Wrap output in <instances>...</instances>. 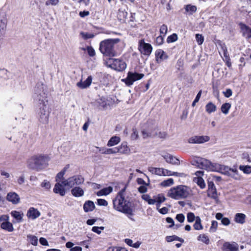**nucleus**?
<instances>
[{
  "label": "nucleus",
  "mask_w": 251,
  "mask_h": 251,
  "mask_svg": "<svg viewBox=\"0 0 251 251\" xmlns=\"http://www.w3.org/2000/svg\"><path fill=\"white\" fill-rule=\"evenodd\" d=\"M174 184V179L173 178H168V179L163 181L161 184L163 186H169Z\"/></svg>",
  "instance_id": "603ef678"
},
{
  "label": "nucleus",
  "mask_w": 251,
  "mask_h": 251,
  "mask_svg": "<svg viewBox=\"0 0 251 251\" xmlns=\"http://www.w3.org/2000/svg\"><path fill=\"white\" fill-rule=\"evenodd\" d=\"M107 154H114L119 152L117 147L107 149Z\"/></svg>",
  "instance_id": "0e129e2a"
},
{
  "label": "nucleus",
  "mask_w": 251,
  "mask_h": 251,
  "mask_svg": "<svg viewBox=\"0 0 251 251\" xmlns=\"http://www.w3.org/2000/svg\"><path fill=\"white\" fill-rule=\"evenodd\" d=\"M163 157L165 159L166 161L168 163L175 165H179L180 164L179 160L171 154H166L163 156Z\"/></svg>",
  "instance_id": "6ab92c4d"
},
{
  "label": "nucleus",
  "mask_w": 251,
  "mask_h": 251,
  "mask_svg": "<svg viewBox=\"0 0 251 251\" xmlns=\"http://www.w3.org/2000/svg\"><path fill=\"white\" fill-rule=\"evenodd\" d=\"M92 77L91 75H90L84 81H82V80H81L80 81L77 82L76 83V86L81 89H85L89 87L90 86L92 83Z\"/></svg>",
  "instance_id": "412c9836"
},
{
  "label": "nucleus",
  "mask_w": 251,
  "mask_h": 251,
  "mask_svg": "<svg viewBox=\"0 0 251 251\" xmlns=\"http://www.w3.org/2000/svg\"><path fill=\"white\" fill-rule=\"evenodd\" d=\"M223 251H238L239 245L235 242H226L222 246Z\"/></svg>",
  "instance_id": "9b49d317"
},
{
  "label": "nucleus",
  "mask_w": 251,
  "mask_h": 251,
  "mask_svg": "<svg viewBox=\"0 0 251 251\" xmlns=\"http://www.w3.org/2000/svg\"><path fill=\"white\" fill-rule=\"evenodd\" d=\"M194 214L192 212H189L187 215V221L189 223H192L196 219Z\"/></svg>",
  "instance_id": "4d7b16f0"
},
{
  "label": "nucleus",
  "mask_w": 251,
  "mask_h": 251,
  "mask_svg": "<svg viewBox=\"0 0 251 251\" xmlns=\"http://www.w3.org/2000/svg\"><path fill=\"white\" fill-rule=\"evenodd\" d=\"M176 218L180 223H183L185 220V216L183 214H178L176 215Z\"/></svg>",
  "instance_id": "69168bd1"
},
{
  "label": "nucleus",
  "mask_w": 251,
  "mask_h": 251,
  "mask_svg": "<svg viewBox=\"0 0 251 251\" xmlns=\"http://www.w3.org/2000/svg\"><path fill=\"white\" fill-rule=\"evenodd\" d=\"M141 54L149 56L152 51V48H138Z\"/></svg>",
  "instance_id": "37998d69"
},
{
  "label": "nucleus",
  "mask_w": 251,
  "mask_h": 251,
  "mask_svg": "<svg viewBox=\"0 0 251 251\" xmlns=\"http://www.w3.org/2000/svg\"><path fill=\"white\" fill-rule=\"evenodd\" d=\"M7 21L4 17H0V37L5 32Z\"/></svg>",
  "instance_id": "c756f323"
},
{
  "label": "nucleus",
  "mask_w": 251,
  "mask_h": 251,
  "mask_svg": "<svg viewBox=\"0 0 251 251\" xmlns=\"http://www.w3.org/2000/svg\"><path fill=\"white\" fill-rule=\"evenodd\" d=\"M112 191L113 188L111 186H109L97 192V195L98 196H106L111 193Z\"/></svg>",
  "instance_id": "c85d7f7f"
},
{
  "label": "nucleus",
  "mask_w": 251,
  "mask_h": 251,
  "mask_svg": "<svg viewBox=\"0 0 251 251\" xmlns=\"http://www.w3.org/2000/svg\"><path fill=\"white\" fill-rule=\"evenodd\" d=\"M239 26L242 35L246 38H251V27L243 23H240Z\"/></svg>",
  "instance_id": "4468645a"
},
{
  "label": "nucleus",
  "mask_w": 251,
  "mask_h": 251,
  "mask_svg": "<svg viewBox=\"0 0 251 251\" xmlns=\"http://www.w3.org/2000/svg\"><path fill=\"white\" fill-rule=\"evenodd\" d=\"M168 31V27L166 25H162L160 28V33L161 35H162L163 36H165L167 33Z\"/></svg>",
  "instance_id": "3c124183"
},
{
  "label": "nucleus",
  "mask_w": 251,
  "mask_h": 251,
  "mask_svg": "<svg viewBox=\"0 0 251 251\" xmlns=\"http://www.w3.org/2000/svg\"><path fill=\"white\" fill-rule=\"evenodd\" d=\"M117 39H108L101 41L100 47H113L117 42Z\"/></svg>",
  "instance_id": "393cba45"
},
{
  "label": "nucleus",
  "mask_w": 251,
  "mask_h": 251,
  "mask_svg": "<svg viewBox=\"0 0 251 251\" xmlns=\"http://www.w3.org/2000/svg\"><path fill=\"white\" fill-rule=\"evenodd\" d=\"M119 152L122 154H128L130 152V149L126 143H123L121 145L117 147Z\"/></svg>",
  "instance_id": "cd10ccee"
},
{
  "label": "nucleus",
  "mask_w": 251,
  "mask_h": 251,
  "mask_svg": "<svg viewBox=\"0 0 251 251\" xmlns=\"http://www.w3.org/2000/svg\"><path fill=\"white\" fill-rule=\"evenodd\" d=\"M85 53H87L90 56L93 57L95 55V51L94 48H82Z\"/></svg>",
  "instance_id": "09e8293b"
},
{
  "label": "nucleus",
  "mask_w": 251,
  "mask_h": 251,
  "mask_svg": "<svg viewBox=\"0 0 251 251\" xmlns=\"http://www.w3.org/2000/svg\"><path fill=\"white\" fill-rule=\"evenodd\" d=\"M95 105L100 109H105L107 108V100L105 98L102 97L98 99L95 102Z\"/></svg>",
  "instance_id": "aec40b11"
},
{
  "label": "nucleus",
  "mask_w": 251,
  "mask_h": 251,
  "mask_svg": "<svg viewBox=\"0 0 251 251\" xmlns=\"http://www.w3.org/2000/svg\"><path fill=\"white\" fill-rule=\"evenodd\" d=\"M0 228L8 232H12L14 230L13 225L9 221L0 225Z\"/></svg>",
  "instance_id": "72a5a7b5"
},
{
  "label": "nucleus",
  "mask_w": 251,
  "mask_h": 251,
  "mask_svg": "<svg viewBox=\"0 0 251 251\" xmlns=\"http://www.w3.org/2000/svg\"><path fill=\"white\" fill-rule=\"evenodd\" d=\"M194 228L196 230H201L203 229V226L201 224V220L199 217H196V221L193 225Z\"/></svg>",
  "instance_id": "58836bf2"
},
{
  "label": "nucleus",
  "mask_w": 251,
  "mask_h": 251,
  "mask_svg": "<svg viewBox=\"0 0 251 251\" xmlns=\"http://www.w3.org/2000/svg\"><path fill=\"white\" fill-rule=\"evenodd\" d=\"M218 227V223L215 221H213L211 223V227L209 229L210 232H214L216 231Z\"/></svg>",
  "instance_id": "5fc2aeb1"
},
{
  "label": "nucleus",
  "mask_w": 251,
  "mask_h": 251,
  "mask_svg": "<svg viewBox=\"0 0 251 251\" xmlns=\"http://www.w3.org/2000/svg\"><path fill=\"white\" fill-rule=\"evenodd\" d=\"M9 220V217L8 215H2L0 216V226L8 222Z\"/></svg>",
  "instance_id": "8fccbe9b"
},
{
  "label": "nucleus",
  "mask_w": 251,
  "mask_h": 251,
  "mask_svg": "<svg viewBox=\"0 0 251 251\" xmlns=\"http://www.w3.org/2000/svg\"><path fill=\"white\" fill-rule=\"evenodd\" d=\"M95 207L94 203L91 201H86L83 205V209L86 212L93 211Z\"/></svg>",
  "instance_id": "bb28decb"
},
{
  "label": "nucleus",
  "mask_w": 251,
  "mask_h": 251,
  "mask_svg": "<svg viewBox=\"0 0 251 251\" xmlns=\"http://www.w3.org/2000/svg\"><path fill=\"white\" fill-rule=\"evenodd\" d=\"M84 182V177L81 175H75L62 181V184L70 188H73L75 185H79Z\"/></svg>",
  "instance_id": "423d86ee"
},
{
  "label": "nucleus",
  "mask_w": 251,
  "mask_h": 251,
  "mask_svg": "<svg viewBox=\"0 0 251 251\" xmlns=\"http://www.w3.org/2000/svg\"><path fill=\"white\" fill-rule=\"evenodd\" d=\"M48 161L47 156L42 155H34L27 161V167L31 169H37L45 165Z\"/></svg>",
  "instance_id": "7ed1b4c3"
},
{
  "label": "nucleus",
  "mask_w": 251,
  "mask_h": 251,
  "mask_svg": "<svg viewBox=\"0 0 251 251\" xmlns=\"http://www.w3.org/2000/svg\"><path fill=\"white\" fill-rule=\"evenodd\" d=\"M222 51H220L219 53L221 54L222 52L223 54L224 55V59H227L230 58L229 57V54L227 51V50L226 48H222Z\"/></svg>",
  "instance_id": "864d4df0"
},
{
  "label": "nucleus",
  "mask_w": 251,
  "mask_h": 251,
  "mask_svg": "<svg viewBox=\"0 0 251 251\" xmlns=\"http://www.w3.org/2000/svg\"><path fill=\"white\" fill-rule=\"evenodd\" d=\"M191 193V189L185 185H178L171 188L167 196L175 200L184 199L189 197Z\"/></svg>",
  "instance_id": "f03ea898"
},
{
  "label": "nucleus",
  "mask_w": 251,
  "mask_h": 251,
  "mask_svg": "<svg viewBox=\"0 0 251 251\" xmlns=\"http://www.w3.org/2000/svg\"><path fill=\"white\" fill-rule=\"evenodd\" d=\"M246 215L243 213H237L234 218L235 221L239 224H243L245 222Z\"/></svg>",
  "instance_id": "2f4dec72"
},
{
  "label": "nucleus",
  "mask_w": 251,
  "mask_h": 251,
  "mask_svg": "<svg viewBox=\"0 0 251 251\" xmlns=\"http://www.w3.org/2000/svg\"><path fill=\"white\" fill-rule=\"evenodd\" d=\"M227 176H230L235 179H238L240 176L238 174V172L236 169H231L229 170V174Z\"/></svg>",
  "instance_id": "e433bc0d"
},
{
  "label": "nucleus",
  "mask_w": 251,
  "mask_h": 251,
  "mask_svg": "<svg viewBox=\"0 0 251 251\" xmlns=\"http://www.w3.org/2000/svg\"><path fill=\"white\" fill-rule=\"evenodd\" d=\"M155 198L156 202L162 203L166 200V198L162 195H159Z\"/></svg>",
  "instance_id": "774afa93"
},
{
  "label": "nucleus",
  "mask_w": 251,
  "mask_h": 251,
  "mask_svg": "<svg viewBox=\"0 0 251 251\" xmlns=\"http://www.w3.org/2000/svg\"><path fill=\"white\" fill-rule=\"evenodd\" d=\"M165 239L168 242H171L175 240L178 241L181 243H183L184 241L182 238L175 235L172 236H167L166 237Z\"/></svg>",
  "instance_id": "4c0bfd02"
},
{
  "label": "nucleus",
  "mask_w": 251,
  "mask_h": 251,
  "mask_svg": "<svg viewBox=\"0 0 251 251\" xmlns=\"http://www.w3.org/2000/svg\"><path fill=\"white\" fill-rule=\"evenodd\" d=\"M144 76L143 74H139L137 73H132L129 72L127 74L126 78L123 79V81L127 86H130L133 84L135 81L142 79Z\"/></svg>",
  "instance_id": "6e6552de"
},
{
  "label": "nucleus",
  "mask_w": 251,
  "mask_h": 251,
  "mask_svg": "<svg viewBox=\"0 0 251 251\" xmlns=\"http://www.w3.org/2000/svg\"><path fill=\"white\" fill-rule=\"evenodd\" d=\"M177 40V35L176 33H173L170 36H169L167 39V42L168 43H173L176 41Z\"/></svg>",
  "instance_id": "de8ad7c7"
},
{
  "label": "nucleus",
  "mask_w": 251,
  "mask_h": 251,
  "mask_svg": "<svg viewBox=\"0 0 251 251\" xmlns=\"http://www.w3.org/2000/svg\"><path fill=\"white\" fill-rule=\"evenodd\" d=\"M215 170H214V172H219L221 174L227 176L229 174V170L230 169L228 166H225L223 165H221L218 163H216L215 164Z\"/></svg>",
  "instance_id": "f3484780"
},
{
  "label": "nucleus",
  "mask_w": 251,
  "mask_h": 251,
  "mask_svg": "<svg viewBox=\"0 0 251 251\" xmlns=\"http://www.w3.org/2000/svg\"><path fill=\"white\" fill-rule=\"evenodd\" d=\"M41 186L42 187H44L45 189L48 190V189H50V182H49L47 180H44L41 183Z\"/></svg>",
  "instance_id": "338daca9"
},
{
  "label": "nucleus",
  "mask_w": 251,
  "mask_h": 251,
  "mask_svg": "<svg viewBox=\"0 0 251 251\" xmlns=\"http://www.w3.org/2000/svg\"><path fill=\"white\" fill-rule=\"evenodd\" d=\"M149 171L152 174H155L158 176H162V168H154L149 167Z\"/></svg>",
  "instance_id": "c9c22d12"
},
{
  "label": "nucleus",
  "mask_w": 251,
  "mask_h": 251,
  "mask_svg": "<svg viewBox=\"0 0 251 251\" xmlns=\"http://www.w3.org/2000/svg\"><path fill=\"white\" fill-rule=\"evenodd\" d=\"M66 168H64V170L59 172L56 176V181H59L61 179L63 178V176L65 173Z\"/></svg>",
  "instance_id": "6e6d98bb"
},
{
  "label": "nucleus",
  "mask_w": 251,
  "mask_h": 251,
  "mask_svg": "<svg viewBox=\"0 0 251 251\" xmlns=\"http://www.w3.org/2000/svg\"><path fill=\"white\" fill-rule=\"evenodd\" d=\"M198 241L204 243L206 245H209L210 244V239L209 237L205 234H200L197 237Z\"/></svg>",
  "instance_id": "f704fd0d"
},
{
  "label": "nucleus",
  "mask_w": 251,
  "mask_h": 251,
  "mask_svg": "<svg viewBox=\"0 0 251 251\" xmlns=\"http://www.w3.org/2000/svg\"><path fill=\"white\" fill-rule=\"evenodd\" d=\"M28 241L33 245L37 246L38 244V238L37 237L33 235H28L27 236Z\"/></svg>",
  "instance_id": "a19ab883"
},
{
  "label": "nucleus",
  "mask_w": 251,
  "mask_h": 251,
  "mask_svg": "<svg viewBox=\"0 0 251 251\" xmlns=\"http://www.w3.org/2000/svg\"><path fill=\"white\" fill-rule=\"evenodd\" d=\"M185 10L189 14L192 15L197 10V7L194 5H187L185 7Z\"/></svg>",
  "instance_id": "c03bdc74"
},
{
  "label": "nucleus",
  "mask_w": 251,
  "mask_h": 251,
  "mask_svg": "<svg viewBox=\"0 0 251 251\" xmlns=\"http://www.w3.org/2000/svg\"><path fill=\"white\" fill-rule=\"evenodd\" d=\"M168 57L167 53L162 50L158 49L155 52L156 61L158 63H160L164 60L167 59Z\"/></svg>",
  "instance_id": "dca6fc26"
},
{
  "label": "nucleus",
  "mask_w": 251,
  "mask_h": 251,
  "mask_svg": "<svg viewBox=\"0 0 251 251\" xmlns=\"http://www.w3.org/2000/svg\"><path fill=\"white\" fill-rule=\"evenodd\" d=\"M239 169L243 171L245 174H251V166L249 165H240Z\"/></svg>",
  "instance_id": "79ce46f5"
},
{
  "label": "nucleus",
  "mask_w": 251,
  "mask_h": 251,
  "mask_svg": "<svg viewBox=\"0 0 251 251\" xmlns=\"http://www.w3.org/2000/svg\"><path fill=\"white\" fill-rule=\"evenodd\" d=\"M45 93L44 92L43 87L42 85H40L39 87H37V89L35 90V93L33 95V98L35 100L37 101H41L42 103V104L44 103H46L44 101L45 99Z\"/></svg>",
  "instance_id": "9d476101"
},
{
  "label": "nucleus",
  "mask_w": 251,
  "mask_h": 251,
  "mask_svg": "<svg viewBox=\"0 0 251 251\" xmlns=\"http://www.w3.org/2000/svg\"><path fill=\"white\" fill-rule=\"evenodd\" d=\"M215 164L216 163H212L208 159L201 157H197L192 163L193 165L196 166L200 169L211 172H214L215 170Z\"/></svg>",
  "instance_id": "20e7f679"
},
{
  "label": "nucleus",
  "mask_w": 251,
  "mask_h": 251,
  "mask_svg": "<svg viewBox=\"0 0 251 251\" xmlns=\"http://www.w3.org/2000/svg\"><path fill=\"white\" fill-rule=\"evenodd\" d=\"M216 109V106L212 102H209L205 105V111L208 114H210L211 113L215 112Z\"/></svg>",
  "instance_id": "7c9ffc66"
},
{
  "label": "nucleus",
  "mask_w": 251,
  "mask_h": 251,
  "mask_svg": "<svg viewBox=\"0 0 251 251\" xmlns=\"http://www.w3.org/2000/svg\"><path fill=\"white\" fill-rule=\"evenodd\" d=\"M210 137L206 135L201 136H194L188 140V142L190 144H202L209 141Z\"/></svg>",
  "instance_id": "1a4fd4ad"
},
{
  "label": "nucleus",
  "mask_w": 251,
  "mask_h": 251,
  "mask_svg": "<svg viewBox=\"0 0 251 251\" xmlns=\"http://www.w3.org/2000/svg\"><path fill=\"white\" fill-rule=\"evenodd\" d=\"M6 200L13 204H17L20 201V196L14 192H10L7 194Z\"/></svg>",
  "instance_id": "ddd939ff"
},
{
  "label": "nucleus",
  "mask_w": 251,
  "mask_h": 251,
  "mask_svg": "<svg viewBox=\"0 0 251 251\" xmlns=\"http://www.w3.org/2000/svg\"><path fill=\"white\" fill-rule=\"evenodd\" d=\"M132 133L131 135V138L132 140H137L138 139L139 135L138 132L136 128L132 129Z\"/></svg>",
  "instance_id": "052dcab7"
},
{
  "label": "nucleus",
  "mask_w": 251,
  "mask_h": 251,
  "mask_svg": "<svg viewBox=\"0 0 251 251\" xmlns=\"http://www.w3.org/2000/svg\"><path fill=\"white\" fill-rule=\"evenodd\" d=\"M197 184L201 188L203 189L205 187V184L203 179L201 177H198L197 178Z\"/></svg>",
  "instance_id": "49530a36"
},
{
  "label": "nucleus",
  "mask_w": 251,
  "mask_h": 251,
  "mask_svg": "<svg viewBox=\"0 0 251 251\" xmlns=\"http://www.w3.org/2000/svg\"><path fill=\"white\" fill-rule=\"evenodd\" d=\"M105 65L117 71L122 72L126 68V64L123 60L109 58L105 62Z\"/></svg>",
  "instance_id": "39448f33"
},
{
  "label": "nucleus",
  "mask_w": 251,
  "mask_h": 251,
  "mask_svg": "<svg viewBox=\"0 0 251 251\" xmlns=\"http://www.w3.org/2000/svg\"><path fill=\"white\" fill-rule=\"evenodd\" d=\"M156 134L155 131V128L151 127H148L146 129H144L142 131V135L144 139H146L148 137H150Z\"/></svg>",
  "instance_id": "4be33fe9"
},
{
  "label": "nucleus",
  "mask_w": 251,
  "mask_h": 251,
  "mask_svg": "<svg viewBox=\"0 0 251 251\" xmlns=\"http://www.w3.org/2000/svg\"><path fill=\"white\" fill-rule=\"evenodd\" d=\"M64 186L63 184H62V181L61 183L59 182L56 183L53 188V192L56 194H59L61 196H65L66 191L64 187Z\"/></svg>",
  "instance_id": "a211bd4d"
},
{
  "label": "nucleus",
  "mask_w": 251,
  "mask_h": 251,
  "mask_svg": "<svg viewBox=\"0 0 251 251\" xmlns=\"http://www.w3.org/2000/svg\"><path fill=\"white\" fill-rule=\"evenodd\" d=\"M196 39L197 42H198L199 45H201L202 44L204 41L203 37L201 34H197L196 35Z\"/></svg>",
  "instance_id": "bf43d9fd"
},
{
  "label": "nucleus",
  "mask_w": 251,
  "mask_h": 251,
  "mask_svg": "<svg viewBox=\"0 0 251 251\" xmlns=\"http://www.w3.org/2000/svg\"><path fill=\"white\" fill-rule=\"evenodd\" d=\"M71 193L74 197H80L84 195V191L79 187H75L72 189Z\"/></svg>",
  "instance_id": "a878e982"
},
{
  "label": "nucleus",
  "mask_w": 251,
  "mask_h": 251,
  "mask_svg": "<svg viewBox=\"0 0 251 251\" xmlns=\"http://www.w3.org/2000/svg\"><path fill=\"white\" fill-rule=\"evenodd\" d=\"M126 187L122 189L113 200V208L126 214L128 218L134 221L135 220L132 218L134 215L132 203L126 196Z\"/></svg>",
  "instance_id": "f257e3e1"
},
{
  "label": "nucleus",
  "mask_w": 251,
  "mask_h": 251,
  "mask_svg": "<svg viewBox=\"0 0 251 251\" xmlns=\"http://www.w3.org/2000/svg\"><path fill=\"white\" fill-rule=\"evenodd\" d=\"M103 229H104L103 226H93L92 227V230L93 232L100 234L101 233V230H103Z\"/></svg>",
  "instance_id": "680f3d73"
},
{
  "label": "nucleus",
  "mask_w": 251,
  "mask_h": 251,
  "mask_svg": "<svg viewBox=\"0 0 251 251\" xmlns=\"http://www.w3.org/2000/svg\"><path fill=\"white\" fill-rule=\"evenodd\" d=\"M39 115V121L43 124H47L49 122L50 112L48 105L44 102L40 108Z\"/></svg>",
  "instance_id": "0eeeda50"
},
{
  "label": "nucleus",
  "mask_w": 251,
  "mask_h": 251,
  "mask_svg": "<svg viewBox=\"0 0 251 251\" xmlns=\"http://www.w3.org/2000/svg\"><path fill=\"white\" fill-rule=\"evenodd\" d=\"M120 141L121 139L119 137L116 136H113L108 141L107 146L108 147H112L120 143Z\"/></svg>",
  "instance_id": "473e14b6"
},
{
  "label": "nucleus",
  "mask_w": 251,
  "mask_h": 251,
  "mask_svg": "<svg viewBox=\"0 0 251 251\" xmlns=\"http://www.w3.org/2000/svg\"><path fill=\"white\" fill-rule=\"evenodd\" d=\"M81 34L82 35V37L84 39H91V38H93L94 37V34L91 33L81 32Z\"/></svg>",
  "instance_id": "13d9d810"
},
{
  "label": "nucleus",
  "mask_w": 251,
  "mask_h": 251,
  "mask_svg": "<svg viewBox=\"0 0 251 251\" xmlns=\"http://www.w3.org/2000/svg\"><path fill=\"white\" fill-rule=\"evenodd\" d=\"M41 215L40 212L34 207H30L27 212V217L31 220H35Z\"/></svg>",
  "instance_id": "2eb2a0df"
},
{
  "label": "nucleus",
  "mask_w": 251,
  "mask_h": 251,
  "mask_svg": "<svg viewBox=\"0 0 251 251\" xmlns=\"http://www.w3.org/2000/svg\"><path fill=\"white\" fill-rule=\"evenodd\" d=\"M127 16V13L124 10H119L118 14V18L120 20H124Z\"/></svg>",
  "instance_id": "a18cd8bd"
},
{
  "label": "nucleus",
  "mask_w": 251,
  "mask_h": 251,
  "mask_svg": "<svg viewBox=\"0 0 251 251\" xmlns=\"http://www.w3.org/2000/svg\"><path fill=\"white\" fill-rule=\"evenodd\" d=\"M10 214L16 220L17 223H21L23 221L24 216L23 212L13 210L10 212Z\"/></svg>",
  "instance_id": "b1692460"
},
{
  "label": "nucleus",
  "mask_w": 251,
  "mask_h": 251,
  "mask_svg": "<svg viewBox=\"0 0 251 251\" xmlns=\"http://www.w3.org/2000/svg\"><path fill=\"white\" fill-rule=\"evenodd\" d=\"M98 204L100 206H107L108 205L107 201L104 200L100 199L97 200Z\"/></svg>",
  "instance_id": "e2e57ef3"
},
{
  "label": "nucleus",
  "mask_w": 251,
  "mask_h": 251,
  "mask_svg": "<svg viewBox=\"0 0 251 251\" xmlns=\"http://www.w3.org/2000/svg\"><path fill=\"white\" fill-rule=\"evenodd\" d=\"M208 195L213 199H216L217 197L216 189L212 182L208 183Z\"/></svg>",
  "instance_id": "5701e85b"
},
{
  "label": "nucleus",
  "mask_w": 251,
  "mask_h": 251,
  "mask_svg": "<svg viewBox=\"0 0 251 251\" xmlns=\"http://www.w3.org/2000/svg\"><path fill=\"white\" fill-rule=\"evenodd\" d=\"M99 49L104 56L108 57L109 58L118 56L121 53L120 52L115 50L114 48H99Z\"/></svg>",
  "instance_id": "f8f14e48"
},
{
  "label": "nucleus",
  "mask_w": 251,
  "mask_h": 251,
  "mask_svg": "<svg viewBox=\"0 0 251 251\" xmlns=\"http://www.w3.org/2000/svg\"><path fill=\"white\" fill-rule=\"evenodd\" d=\"M231 107V104L229 103H225L221 106V111L225 114V115H226L229 112V110L230 109Z\"/></svg>",
  "instance_id": "ea45409f"
}]
</instances>
